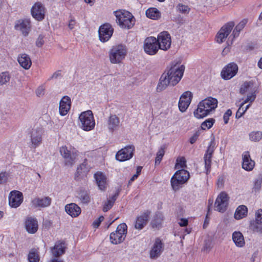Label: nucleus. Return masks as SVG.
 Here are the masks:
<instances>
[{
    "label": "nucleus",
    "mask_w": 262,
    "mask_h": 262,
    "mask_svg": "<svg viewBox=\"0 0 262 262\" xmlns=\"http://www.w3.org/2000/svg\"><path fill=\"white\" fill-rule=\"evenodd\" d=\"M118 192L116 193L114 195H113L109 200L111 201H113V203L114 204L115 201L116 200L118 196Z\"/></svg>",
    "instance_id": "62"
},
{
    "label": "nucleus",
    "mask_w": 262,
    "mask_h": 262,
    "mask_svg": "<svg viewBox=\"0 0 262 262\" xmlns=\"http://www.w3.org/2000/svg\"><path fill=\"white\" fill-rule=\"evenodd\" d=\"M232 240L235 245L238 247H243L245 245V242L243 234L239 231H235L232 236Z\"/></svg>",
    "instance_id": "34"
},
{
    "label": "nucleus",
    "mask_w": 262,
    "mask_h": 262,
    "mask_svg": "<svg viewBox=\"0 0 262 262\" xmlns=\"http://www.w3.org/2000/svg\"><path fill=\"white\" fill-rule=\"evenodd\" d=\"M234 26L233 21H230L224 25L217 33L216 36V41L221 43L225 41Z\"/></svg>",
    "instance_id": "11"
},
{
    "label": "nucleus",
    "mask_w": 262,
    "mask_h": 262,
    "mask_svg": "<svg viewBox=\"0 0 262 262\" xmlns=\"http://www.w3.org/2000/svg\"><path fill=\"white\" fill-rule=\"evenodd\" d=\"M262 184V177L259 176L255 180L254 183L253 189L255 191H259Z\"/></svg>",
    "instance_id": "47"
},
{
    "label": "nucleus",
    "mask_w": 262,
    "mask_h": 262,
    "mask_svg": "<svg viewBox=\"0 0 262 262\" xmlns=\"http://www.w3.org/2000/svg\"><path fill=\"white\" fill-rule=\"evenodd\" d=\"M10 79V76L8 72H3L0 74V84L3 85L8 82Z\"/></svg>",
    "instance_id": "45"
},
{
    "label": "nucleus",
    "mask_w": 262,
    "mask_h": 262,
    "mask_svg": "<svg viewBox=\"0 0 262 262\" xmlns=\"http://www.w3.org/2000/svg\"><path fill=\"white\" fill-rule=\"evenodd\" d=\"M134 151L133 146H127L120 150L116 155V158L119 161H124L133 157Z\"/></svg>",
    "instance_id": "20"
},
{
    "label": "nucleus",
    "mask_w": 262,
    "mask_h": 262,
    "mask_svg": "<svg viewBox=\"0 0 262 262\" xmlns=\"http://www.w3.org/2000/svg\"><path fill=\"white\" fill-rule=\"evenodd\" d=\"M120 119L116 115H111L107 120V127L109 132L113 133L120 125Z\"/></svg>",
    "instance_id": "27"
},
{
    "label": "nucleus",
    "mask_w": 262,
    "mask_h": 262,
    "mask_svg": "<svg viewBox=\"0 0 262 262\" xmlns=\"http://www.w3.org/2000/svg\"><path fill=\"white\" fill-rule=\"evenodd\" d=\"M164 153H165V150H164V148L161 147L159 150H158L157 154V156L156 157V159H155V164H159L161 160L162 159V158L164 155Z\"/></svg>",
    "instance_id": "46"
},
{
    "label": "nucleus",
    "mask_w": 262,
    "mask_h": 262,
    "mask_svg": "<svg viewBox=\"0 0 262 262\" xmlns=\"http://www.w3.org/2000/svg\"><path fill=\"white\" fill-rule=\"evenodd\" d=\"M66 247L63 242H57L52 248V253L55 257H59L65 252Z\"/></svg>",
    "instance_id": "32"
},
{
    "label": "nucleus",
    "mask_w": 262,
    "mask_h": 262,
    "mask_svg": "<svg viewBox=\"0 0 262 262\" xmlns=\"http://www.w3.org/2000/svg\"><path fill=\"white\" fill-rule=\"evenodd\" d=\"M258 89V85L253 81H245L241 85L239 90L241 94L248 93L247 98L244 100V103L250 102V103H252L256 98Z\"/></svg>",
    "instance_id": "4"
},
{
    "label": "nucleus",
    "mask_w": 262,
    "mask_h": 262,
    "mask_svg": "<svg viewBox=\"0 0 262 262\" xmlns=\"http://www.w3.org/2000/svg\"><path fill=\"white\" fill-rule=\"evenodd\" d=\"M242 167L247 171H250L253 169L255 162L250 157L249 151H245L243 154Z\"/></svg>",
    "instance_id": "28"
},
{
    "label": "nucleus",
    "mask_w": 262,
    "mask_h": 262,
    "mask_svg": "<svg viewBox=\"0 0 262 262\" xmlns=\"http://www.w3.org/2000/svg\"><path fill=\"white\" fill-rule=\"evenodd\" d=\"M186 161L184 157H180L177 160L176 164V168H184L186 167Z\"/></svg>",
    "instance_id": "48"
},
{
    "label": "nucleus",
    "mask_w": 262,
    "mask_h": 262,
    "mask_svg": "<svg viewBox=\"0 0 262 262\" xmlns=\"http://www.w3.org/2000/svg\"><path fill=\"white\" fill-rule=\"evenodd\" d=\"M179 224L181 227H185L188 225V220L186 219H181Z\"/></svg>",
    "instance_id": "59"
},
{
    "label": "nucleus",
    "mask_w": 262,
    "mask_h": 262,
    "mask_svg": "<svg viewBox=\"0 0 262 262\" xmlns=\"http://www.w3.org/2000/svg\"><path fill=\"white\" fill-rule=\"evenodd\" d=\"M192 98V94L190 91L184 92L180 97L179 108L181 112H184L190 105Z\"/></svg>",
    "instance_id": "21"
},
{
    "label": "nucleus",
    "mask_w": 262,
    "mask_h": 262,
    "mask_svg": "<svg viewBox=\"0 0 262 262\" xmlns=\"http://www.w3.org/2000/svg\"><path fill=\"white\" fill-rule=\"evenodd\" d=\"M114 13L116 22L121 28L128 29L135 25V18L129 12L122 10L115 11Z\"/></svg>",
    "instance_id": "3"
},
{
    "label": "nucleus",
    "mask_w": 262,
    "mask_h": 262,
    "mask_svg": "<svg viewBox=\"0 0 262 262\" xmlns=\"http://www.w3.org/2000/svg\"><path fill=\"white\" fill-rule=\"evenodd\" d=\"M215 148V143L214 140H212L210 142L209 146L206 150L204 157V161L205 163V168L206 170L207 173L210 171L211 165V160Z\"/></svg>",
    "instance_id": "15"
},
{
    "label": "nucleus",
    "mask_w": 262,
    "mask_h": 262,
    "mask_svg": "<svg viewBox=\"0 0 262 262\" xmlns=\"http://www.w3.org/2000/svg\"><path fill=\"white\" fill-rule=\"evenodd\" d=\"M184 70L185 67L183 65L180 66L174 64L171 66L167 72H165L161 76L157 88V91H162L168 85H176L181 80Z\"/></svg>",
    "instance_id": "1"
},
{
    "label": "nucleus",
    "mask_w": 262,
    "mask_h": 262,
    "mask_svg": "<svg viewBox=\"0 0 262 262\" xmlns=\"http://www.w3.org/2000/svg\"><path fill=\"white\" fill-rule=\"evenodd\" d=\"M61 71H57L53 74L52 76L48 80H50L53 79H57L58 77L61 76Z\"/></svg>",
    "instance_id": "58"
},
{
    "label": "nucleus",
    "mask_w": 262,
    "mask_h": 262,
    "mask_svg": "<svg viewBox=\"0 0 262 262\" xmlns=\"http://www.w3.org/2000/svg\"><path fill=\"white\" fill-rule=\"evenodd\" d=\"M25 227L29 233H35L38 229V222L31 216L28 217L25 222Z\"/></svg>",
    "instance_id": "29"
},
{
    "label": "nucleus",
    "mask_w": 262,
    "mask_h": 262,
    "mask_svg": "<svg viewBox=\"0 0 262 262\" xmlns=\"http://www.w3.org/2000/svg\"><path fill=\"white\" fill-rule=\"evenodd\" d=\"M114 203L113 201H111L110 200H107L103 205V211L104 212H107L113 206Z\"/></svg>",
    "instance_id": "51"
},
{
    "label": "nucleus",
    "mask_w": 262,
    "mask_h": 262,
    "mask_svg": "<svg viewBox=\"0 0 262 262\" xmlns=\"http://www.w3.org/2000/svg\"><path fill=\"white\" fill-rule=\"evenodd\" d=\"M29 262H39L40 257L37 250L34 248L32 249L28 255Z\"/></svg>",
    "instance_id": "39"
},
{
    "label": "nucleus",
    "mask_w": 262,
    "mask_h": 262,
    "mask_svg": "<svg viewBox=\"0 0 262 262\" xmlns=\"http://www.w3.org/2000/svg\"><path fill=\"white\" fill-rule=\"evenodd\" d=\"M150 211L146 210L140 215L138 216L136 221L135 227L138 230L142 229L146 225L149 219Z\"/></svg>",
    "instance_id": "24"
},
{
    "label": "nucleus",
    "mask_w": 262,
    "mask_h": 262,
    "mask_svg": "<svg viewBox=\"0 0 262 262\" xmlns=\"http://www.w3.org/2000/svg\"><path fill=\"white\" fill-rule=\"evenodd\" d=\"M81 127L85 131H90L94 128L95 122L91 111H87L81 113L79 117Z\"/></svg>",
    "instance_id": "7"
},
{
    "label": "nucleus",
    "mask_w": 262,
    "mask_h": 262,
    "mask_svg": "<svg viewBox=\"0 0 262 262\" xmlns=\"http://www.w3.org/2000/svg\"><path fill=\"white\" fill-rule=\"evenodd\" d=\"M114 29L110 24L106 23L101 25L99 29V37L102 42H106L109 40L113 35Z\"/></svg>",
    "instance_id": "14"
},
{
    "label": "nucleus",
    "mask_w": 262,
    "mask_h": 262,
    "mask_svg": "<svg viewBox=\"0 0 262 262\" xmlns=\"http://www.w3.org/2000/svg\"><path fill=\"white\" fill-rule=\"evenodd\" d=\"M217 106L216 99L211 97H208L201 101L198 105V108L194 111L195 118H203L214 111Z\"/></svg>",
    "instance_id": "2"
},
{
    "label": "nucleus",
    "mask_w": 262,
    "mask_h": 262,
    "mask_svg": "<svg viewBox=\"0 0 262 262\" xmlns=\"http://www.w3.org/2000/svg\"><path fill=\"white\" fill-rule=\"evenodd\" d=\"M163 215L162 213L158 212L156 213L154 216V220L151 222V225L153 228H159L163 220Z\"/></svg>",
    "instance_id": "40"
},
{
    "label": "nucleus",
    "mask_w": 262,
    "mask_h": 262,
    "mask_svg": "<svg viewBox=\"0 0 262 262\" xmlns=\"http://www.w3.org/2000/svg\"><path fill=\"white\" fill-rule=\"evenodd\" d=\"M77 197L83 204H88L91 200L90 194L85 190H80L78 192Z\"/></svg>",
    "instance_id": "36"
},
{
    "label": "nucleus",
    "mask_w": 262,
    "mask_h": 262,
    "mask_svg": "<svg viewBox=\"0 0 262 262\" xmlns=\"http://www.w3.org/2000/svg\"><path fill=\"white\" fill-rule=\"evenodd\" d=\"M147 17L152 19H158L161 17V13L155 8H150L145 12Z\"/></svg>",
    "instance_id": "37"
},
{
    "label": "nucleus",
    "mask_w": 262,
    "mask_h": 262,
    "mask_svg": "<svg viewBox=\"0 0 262 262\" xmlns=\"http://www.w3.org/2000/svg\"><path fill=\"white\" fill-rule=\"evenodd\" d=\"M127 227L125 223L119 225L115 232L110 234V241L113 244H118L122 243L125 239L127 234Z\"/></svg>",
    "instance_id": "8"
},
{
    "label": "nucleus",
    "mask_w": 262,
    "mask_h": 262,
    "mask_svg": "<svg viewBox=\"0 0 262 262\" xmlns=\"http://www.w3.org/2000/svg\"><path fill=\"white\" fill-rule=\"evenodd\" d=\"M246 103H244V101L241 103V104L239 105V107L238 110H237L236 113V118H241L246 112L245 110H244V108L243 106Z\"/></svg>",
    "instance_id": "50"
},
{
    "label": "nucleus",
    "mask_w": 262,
    "mask_h": 262,
    "mask_svg": "<svg viewBox=\"0 0 262 262\" xmlns=\"http://www.w3.org/2000/svg\"><path fill=\"white\" fill-rule=\"evenodd\" d=\"M228 195L226 192L220 193L215 200L214 210L220 212H225L228 205Z\"/></svg>",
    "instance_id": "12"
},
{
    "label": "nucleus",
    "mask_w": 262,
    "mask_h": 262,
    "mask_svg": "<svg viewBox=\"0 0 262 262\" xmlns=\"http://www.w3.org/2000/svg\"><path fill=\"white\" fill-rule=\"evenodd\" d=\"M250 228L254 232L262 233V223H257V222L251 221Z\"/></svg>",
    "instance_id": "43"
},
{
    "label": "nucleus",
    "mask_w": 262,
    "mask_h": 262,
    "mask_svg": "<svg viewBox=\"0 0 262 262\" xmlns=\"http://www.w3.org/2000/svg\"><path fill=\"white\" fill-rule=\"evenodd\" d=\"M7 181V173L6 172H1L0 173V184L5 183Z\"/></svg>",
    "instance_id": "57"
},
{
    "label": "nucleus",
    "mask_w": 262,
    "mask_h": 262,
    "mask_svg": "<svg viewBox=\"0 0 262 262\" xmlns=\"http://www.w3.org/2000/svg\"><path fill=\"white\" fill-rule=\"evenodd\" d=\"M94 177L99 188L101 190H105L106 187V177L100 172H97L95 174Z\"/></svg>",
    "instance_id": "33"
},
{
    "label": "nucleus",
    "mask_w": 262,
    "mask_h": 262,
    "mask_svg": "<svg viewBox=\"0 0 262 262\" xmlns=\"http://www.w3.org/2000/svg\"><path fill=\"white\" fill-rule=\"evenodd\" d=\"M103 220H104V217L103 216H100L97 220H96L93 222V225L94 227L95 228H98L101 222H102L103 221Z\"/></svg>",
    "instance_id": "56"
},
{
    "label": "nucleus",
    "mask_w": 262,
    "mask_h": 262,
    "mask_svg": "<svg viewBox=\"0 0 262 262\" xmlns=\"http://www.w3.org/2000/svg\"><path fill=\"white\" fill-rule=\"evenodd\" d=\"M46 87L44 84L39 86L36 90V94L38 97H42L45 95Z\"/></svg>",
    "instance_id": "49"
},
{
    "label": "nucleus",
    "mask_w": 262,
    "mask_h": 262,
    "mask_svg": "<svg viewBox=\"0 0 262 262\" xmlns=\"http://www.w3.org/2000/svg\"><path fill=\"white\" fill-rule=\"evenodd\" d=\"M60 153L62 157L65 159L66 165L72 166L76 161L78 156V151L75 148L72 150L69 149L66 146H63L60 148Z\"/></svg>",
    "instance_id": "9"
},
{
    "label": "nucleus",
    "mask_w": 262,
    "mask_h": 262,
    "mask_svg": "<svg viewBox=\"0 0 262 262\" xmlns=\"http://www.w3.org/2000/svg\"><path fill=\"white\" fill-rule=\"evenodd\" d=\"M178 9L180 12H181L183 13H187L189 12L190 9L189 8L188 6L179 4L178 6Z\"/></svg>",
    "instance_id": "52"
},
{
    "label": "nucleus",
    "mask_w": 262,
    "mask_h": 262,
    "mask_svg": "<svg viewBox=\"0 0 262 262\" xmlns=\"http://www.w3.org/2000/svg\"><path fill=\"white\" fill-rule=\"evenodd\" d=\"M144 49L145 53L149 55L156 54L159 49L157 38L152 36L146 38L144 42Z\"/></svg>",
    "instance_id": "10"
},
{
    "label": "nucleus",
    "mask_w": 262,
    "mask_h": 262,
    "mask_svg": "<svg viewBox=\"0 0 262 262\" xmlns=\"http://www.w3.org/2000/svg\"><path fill=\"white\" fill-rule=\"evenodd\" d=\"M230 51V48L229 47H225L223 51H222V54L225 55L226 54H227Z\"/></svg>",
    "instance_id": "63"
},
{
    "label": "nucleus",
    "mask_w": 262,
    "mask_h": 262,
    "mask_svg": "<svg viewBox=\"0 0 262 262\" xmlns=\"http://www.w3.org/2000/svg\"><path fill=\"white\" fill-rule=\"evenodd\" d=\"M88 170V167L85 162H84L77 167L75 177H78L81 175H84L87 173Z\"/></svg>",
    "instance_id": "42"
},
{
    "label": "nucleus",
    "mask_w": 262,
    "mask_h": 262,
    "mask_svg": "<svg viewBox=\"0 0 262 262\" xmlns=\"http://www.w3.org/2000/svg\"><path fill=\"white\" fill-rule=\"evenodd\" d=\"M199 135L195 133L190 138V142L191 144L194 143L198 138Z\"/></svg>",
    "instance_id": "60"
},
{
    "label": "nucleus",
    "mask_w": 262,
    "mask_h": 262,
    "mask_svg": "<svg viewBox=\"0 0 262 262\" xmlns=\"http://www.w3.org/2000/svg\"><path fill=\"white\" fill-rule=\"evenodd\" d=\"M247 22L248 20L247 19H244L235 27L232 34L233 36V38L236 37L239 35L240 31L245 27Z\"/></svg>",
    "instance_id": "38"
},
{
    "label": "nucleus",
    "mask_w": 262,
    "mask_h": 262,
    "mask_svg": "<svg viewBox=\"0 0 262 262\" xmlns=\"http://www.w3.org/2000/svg\"><path fill=\"white\" fill-rule=\"evenodd\" d=\"M23 201V193L17 190L10 192L9 196V204L12 208H17L20 205Z\"/></svg>",
    "instance_id": "19"
},
{
    "label": "nucleus",
    "mask_w": 262,
    "mask_h": 262,
    "mask_svg": "<svg viewBox=\"0 0 262 262\" xmlns=\"http://www.w3.org/2000/svg\"><path fill=\"white\" fill-rule=\"evenodd\" d=\"M32 16L37 20H41L45 17V8L40 3H35L31 9Z\"/></svg>",
    "instance_id": "23"
},
{
    "label": "nucleus",
    "mask_w": 262,
    "mask_h": 262,
    "mask_svg": "<svg viewBox=\"0 0 262 262\" xmlns=\"http://www.w3.org/2000/svg\"><path fill=\"white\" fill-rule=\"evenodd\" d=\"M215 122V119L213 118H209L206 119L201 124V128L203 130L210 129Z\"/></svg>",
    "instance_id": "44"
},
{
    "label": "nucleus",
    "mask_w": 262,
    "mask_h": 262,
    "mask_svg": "<svg viewBox=\"0 0 262 262\" xmlns=\"http://www.w3.org/2000/svg\"><path fill=\"white\" fill-rule=\"evenodd\" d=\"M159 49L167 50L171 46V37L169 34L166 31L161 32L157 38Z\"/></svg>",
    "instance_id": "13"
},
{
    "label": "nucleus",
    "mask_w": 262,
    "mask_h": 262,
    "mask_svg": "<svg viewBox=\"0 0 262 262\" xmlns=\"http://www.w3.org/2000/svg\"><path fill=\"white\" fill-rule=\"evenodd\" d=\"M249 137L252 142H258L262 139V132L253 131L249 133Z\"/></svg>",
    "instance_id": "41"
},
{
    "label": "nucleus",
    "mask_w": 262,
    "mask_h": 262,
    "mask_svg": "<svg viewBox=\"0 0 262 262\" xmlns=\"http://www.w3.org/2000/svg\"><path fill=\"white\" fill-rule=\"evenodd\" d=\"M238 71L237 65L231 62L225 67L221 72L222 77L225 80H229L233 77Z\"/></svg>",
    "instance_id": "17"
},
{
    "label": "nucleus",
    "mask_w": 262,
    "mask_h": 262,
    "mask_svg": "<svg viewBox=\"0 0 262 262\" xmlns=\"http://www.w3.org/2000/svg\"><path fill=\"white\" fill-rule=\"evenodd\" d=\"M71 99L67 96H63L59 103V113L61 116L66 115L71 108Z\"/></svg>",
    "instance_id": "26"
},
{
    "label": "nucleus",
    "mask_w": 262,
    "mask_h": 262,
    "mask_svg": "<svg viewBox=\"0 0 262 262\" xmlns=\"http://www.w3.org/2000/svg\"><path fill=\"white\" fill-rule=\"evenodd\" d=\"M42 132L40 127H36L32 129L31 133V144L30 147L35 148L40 145L42 141Z\"/></svg>",
    "instance_id": "18"
},
{
    "label": "nucleus",
    "mask_w": 262,
    "mask_h": 262,
    "mask_svg": "<svg viewBox=\"0 0 262 262\" xmlns=\"http://www.w3.org/2000/svg\"><path fill=\"white\" fill-rule=\"evenodd\" d=\"M248 209L245 205H241L237 207L234 213V217L236 220H240L247 215Z\"/></svg>",
    "instance_id": "35"
},
{
    "label": "nucleus",
    "mask_w": 262,
    "mask_h": 262,
    "mask_svg": "<svg viewBox=\"0 0 262 262\" xmlns=\"http://www.w3.org/2000/svg\"><path fill=\"white\" fill-rule=\"evenodd\" d=\"M189 178V173L185 169L177 171L171 179V184L174 191L179 190L181 185L186 183Z\"/></svg>",
    "instance_id": "6"
},
{
    "label": "nucleus",
    "mask_w": 262,
    "mask_h": 262,
    "mask_svg": "<svg viewBox=\"0 0 262 262\" xmlns=\"http://www.w3.org/2000/svg\"><path fill=\"white\" fill-rule=\"evenodd\" d=\"M164 250V245L159 238H156L150 250V257L156 259L159 257Z\"/></svg>",
    "instance_id": "22"
},
{
    "label": "nucleus",
    "mask_w": 262,
    "mask_h": 262,
    "mask_svg": "<svg viewBox=\"0 0 262 262\" xmlns=\"http://www.w3.org/2000/svg\"><path fill=\"white\" fill-rule=\"evenodd\" d=\"M52 199L49 196L37 197L32 200V204L35 207L45 208L49 206Z\"/></svg>",
    "instance_id": "25"
},
{
    "label": "nucleus",
    "mask_w": 262,
    "mask_h": 262,
    "mask_svg": "<svg viewBox=\"0 0 262 262\" xmlns=\"http://www.w3.org/2000/svg\"><path fill=\"white\" fill-rule=\"evenodd\" d=\"M65 210L67 213L73 217L78 216L81 213L80 208L75 203L66 205Z\"/></svg>",
    "instance_id": "31"
},
{
    "label": "nucleus",
    "mask_w": 262,
    "mask_h": 262,
    "mask_svg": "<svg viewBox=\"0 0 262 262\" xmlns=\"http://www.w3.org/2000/svg\"><path fill=\"white\" fill-rule=\"evenodd\" d=\"M127 54V49L125 45L122 44L112 47L108 52L110 62L113 64H118L122 62Z\"/></svg>",
    "instance_id": "5"
},
{
    "label": "nucleus",
    "mask_w": 262,
    "mask_h": 262,
    "mask_svg": "<svg viewBox=\"0 0 262 262\" xmlns=\"http://www.w3.org/2000/svg\"><path fill=\"white\" fill-rule=\"evenodd\" d=\"M17 61L20 66L25 70L29 69L32 65V61L30 56L26 53L19 54L17 57Z\"/></svg>",
    "instance_id": "30"
},
{
    "label": "nucleus",
    "mask_w": 262,
    "mask_h": 262,
    "mask_svg": "<svg viewBox=\"0 0 262 262\" xmlns=\"http://www.w3.org/2000/svg\"><path fill=\"white\" fill-rule=\"evenodd\" d=\"M232 115V111L230 110H228L224 114L223 116V119L225 124L228 123L229 117Z\"/></svg>",
    "instance_id": "55"
},
{
    "label": "nucleus",
    "mask_w": 262,
    "mask_h": 262,
    "mask_svg": "<svg viewBox=\"0 0 262 262\" xmlns=\"http://www.w3.org/2000/svg\"><path fill=\"white\" fill-rule=\"evenodd\" d=\"M257 223H262V209L258 210L255 213V220Z\"/></svg>",
    "instance_id": "53"
},
{
    "label": "nucleus",
    "mask_w": 262,
    "mask_h": 262,
    "mask_svg": "<svg viewBox=\"0 0 262 262\" xmlns=\"http://www.w3.org/2000/svg\"><path fill=\"white\" fill-rule=\"evenodd\" d=\"M75 25V20L72 19H70V20L69 21V27L70 28V29H72L74 28Z\"/></svg>",
    "instance_id": "61"
},
{
    "label": "nucleus",
    "mask_w": 262,
    "mask_h": 262,
    "mask_svg": "<svg viewBox=\"0 0 262 262\" xmlns=\"http://www.w3.org/2000/svg\"><path fill=\"white\" fill-rule=\"evenodd\" d=\"M44 36L42 35H39L36 41V46L38 47H41L44 44L43 40Z\"/></svg>",
    "instance_id": "54"
},
{
    "label": "nucleus",
    "mask_w": 262,
    "mask_h": 262,
    "mask_svg": "<svg viewBox=\"0 0 262 262\" xmlns=\"http://www.w3.org/2000/svg\"><path fill=\"white\" fill-rule=\"evenodd\" d=\"M14 29L20 31L24 36H28L31 29L30 20L28 19H20L16 20L15 23Z\"/></svg>",
    "instance_id": "16"
},
{
    "label": "nucleus",
    "mask_w": 262,
    "mask_h": 262,
    "mask_svg": "<svg viewBox=\"0 0 262 262\" xmlns=\"http://www.w3.org/2000/svg\"><path fill=\"white\" fill-rule=\"evenodd\" d=\"M257 253L256 252H254L252 254V256H251V257L250 258L251 261L254 262L255 260V258L257 257Z\"/></svg>",
    "instance_id": "64"
}]
</instances>
